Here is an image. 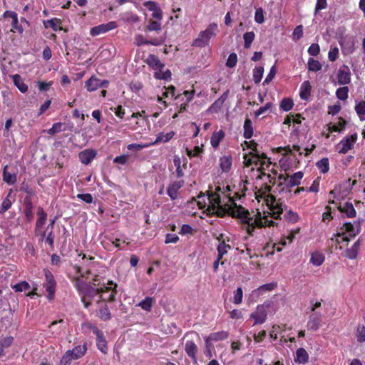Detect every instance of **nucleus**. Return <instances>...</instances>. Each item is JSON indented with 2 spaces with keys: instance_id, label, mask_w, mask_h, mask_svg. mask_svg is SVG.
<instances>
[{
  "instance_id": "nucleus-1",
  "label": "nucleus",
  "mask_w": 365,
  "mask_h": 365,
  "mask_svg": "<svg viewBox=\"0 0 365 365\" xmlns=\"http://www.w3.org/2000/svg\"><path fill=\"white\" fill-rule=\"evenodd\" d=\"M75 287L81 297L85 308H88L93 298L98 295L99 299L97 300L98 305L103 302H113L115 301V295L117 294V284L113 281H108L106 284H103L99 288H94L89 284L84 283L79 278H75Z\"/></svg>"
},
{
  "instance_id": "nucleus-2",
  "label": "nucleus",
  "mask_w": 365,
  "mask_h": 365,
  "mask_svg": "<svg viewBox=\"0 0 365 365\" xmlns=\"http://www.w3.org/2000/svg\"><path fill=\"white\" fill-rule=\"evenodd\" d=\"M221 190V187L217 186L215 188V191L207 192V200L209 205L207 206V210L212 215H215L218 217H223L226 215H228L232 217L231 212L234 210V207H242L236 204V200H240L244 194H240L238 191H233V195L231 193L227 195V201L222 204V197L219 194V191Z\"/></svg>"
},
{
  "instance_id": "nucleus-3",
  "label": "nucleus",
  "mask_w": 365,
  "mask_h": 365,
  "mask_svg": "<svg viewBox=\"0 0 365 365\" xmlns=\"http://www.w3.org/2000/svg\"><path fill=\"white\" fill-rule=\"evenodd\" d=\"M232 217L238 218L241 220L243 229L246 230L250 235H253L256 227H266L263 218L255 219L250 216L249 211L244 207H234L231 212Z\"/></svg>"
},
{
  "instance_id": "nucleus-4",
  "label": "nucleus",
  "mask_w": 365,
  "mask_h": 365,
  "mask_svg": "<svg viewBox=\"0 0 365 365\" xmlns=\"http://www.w3.org/2000/svg\"><path fill=\"white\" fill-rule=\"evenodd\" d=\"M217 24L212 23L208 25L205 31H201L198 37L193 41L192 46L203 48L209 45L211 38L216 36Z\"/></svg>"
},
{
  "instance_id": "nucleus-5",
  "label": "nucleus",
  "mask_w": 365,
  "mask_h": 365,
  "mask_svg": "<svg viewBox=\"0 0 365 365\" xmlns=\"http://www.w3.org/2000/svg\"><path fill=\"white\" fill-rule=\"evenodd\" d=\"M87 351V345L75 346L72 350H68L61 358L59 365H70L72 360H76L83 357Z\"/></svg>"
},
{
  "instance_id": "nucleus-6",
  "label": "nucleus",
  "mask_w": 365,
  "mask_h": 365,
  "mask_svg": "<svg viewBox=\"0 0 365 365\" xmlns=\"http://www.w3.org/2000/svg\"><path fill=\"white\" fill-rule=\"evenodd\" d=\"M88 328L90 329L93 331V333L96 336V346L98 349L102 353L107 354V341L106 339L103 332L93 324H88Z\"/></svg>"
},
{
  "instance_id": "nucleus-7",
  "label": "nucleus",
  "mask_w": 365,
  "mask_h": 365,
  "mask_svg": "<svg viewBox=\"0 0 365 365\" xmlns=\"http://www.w3.org/2000/svg\"><path fill=\"white\" fill-rule=\"evenodd\" d=\"M243 158L245 167L255 165L257 168L262 159L266 158V154L260 152H249L244 154Z\"/></svg>"
},
{
  "instance_id": "nucleus-8",
  "label": "nucleus",
  "mask_w": 365,
  "mask_h": 365,
  "mask_svg": "<svg viewBox=\"0 0 365 365\" xmlns=\"http://www.w3.org/2000/svg\"><path fill=\"white\" fill-rule=\"evenodd\" d=\"M46 283L44 287L46 291L48 292V300L53 299L54 294L56 292V282L51 272L48 269L45 270Z\"/></svg>"
},
{
  "instance_id": "nucleus-9",
  "label": "nucleus",
  "mask_w": 365,
  "mask_h": 365,
  "mask_svg": "<svg viewBox=\"0 0 365 365\" xmlns=\"http://www.w3.org/2000/svg\"><path fill=\"white\" fill-rule=\"evenodd\" d=\"M250 317L254 320L253 326L264 324L267 318V312L264 304L258 305L256 310L250 314Z\"/></svg>"
},
{
  "instance_id": "nucleus-10",
  "label": "nucleus",
  "mask_w": 365,
  "mask_h": 365,
  "mask_svg": "<svg viewBox=\"0 0 365 365\" xmlns=\"http://www.w3.org/2000/svg\"><path fill=\"white\" fill-rule=\"evenodd\" d=\"M357 140V134L354 133L349 137L342 139L337 145L339 153L345 154L350 150Z\"/></svg>"
},
{
  "instance_id": "nucleus-11",
  "label": "nucleus",
  "mask_w": 365,
  "mask_h": 365,
  "mask_svg": "<svg viewBox=\"0 0 365 365\" xmlns=\"http://www.w3.org/2000/svg\"><path fill=\"white\" fill-rule=\"evenodd\" d=\"M195 92V89L192 88L191 91H185L182 93L178 94L175 97V100H180L181 101H183L184 98H185V101L181 103L179 107V113H183L187 110L188 103L193 99Z\"/></svg>"
},
{
  "instance_id": "nucleus-12",
  "label": "nucleus",
  "mask_w": 365,
  "mask_h": 365,
  "mask_svg": "<svg viewBox=\"0 0 365 365\" xmlns=\"http://www.w3.org/2000/svg\"><path fill=\"white\" fill-rule=\"evenodd\" d=\"M116 27L117 24L115 21H110L107 24H102L92 27L90 30V34L92 36H96L115 29Z\"/></svg>"
},
{
  "instance_id": "nucleus-13",
  "label": "nucleus",
  "mask_w": 365,
  "mask_h": 365,
  "mask_svg": "<svg viewBox=\"0 0 365 365\" xmlns=\"http://www.w3.org/2000/svg\"><path fill=\"white\" fill-rule=\"evenodd\" d=\"M361 229V220L354 222V224L346 222L340 228V231L346 235L349 233L350 237H354L358 235Z\"/></svg>"
},
{
  "instance_id": "nucleus-14",
  "label": "nucleus",
  "mask_w": 365,
  "mask_h": 365,
  "mask_svg": "<svg viewBox=\"0 0 365 365\" xmlns=\"http://www.w3.org/2000/svg\"><path fill=\"white\" fill-rule=\"evenodd\" d=\"M143 6L150 11H153L152 17L158 21L163 19V13L158 4L153 1H147L143 3Z\"/></svg>"
},
{
  "instance_id": "nucleus-15",
  "label": "nucleus",
  "mask_w": 365,
  "mask_h": 365,
  "mask_svg": "<svg viewBox=\"0 0 365 365\" xmlns=\"http://www.w3.org/2000/svg\"><path fill=\"white\" fill-rule=\"evenodd\" d=\"M338 83L340 85H346L351 82V72L346 65L341 66L337 73Z\"/></svg>"
},
{
  "instance_id": "nucleus-16",
  "label": "nucleus",
  "mask_w": 365,
  "mask_h": 365,
  "mask_svg": "<svg viewBox=\"0 0 365 365\" xmlns=\"http://www.w3.org/2000/svg\"><path fill=\"white\" fill-rule=\"evenodd\" d=\"M322 322V314L320 313H313L309 316L307 322V329L313 331L319 329Z\"/></svg>"
},
{
  "instance_id": "nucleus-17",
  "label": "nucleus",
  "mask_w": 365,
  "mask_h": 365,
  "mask_svg": "<svg viewBox=\"0 0 365 365\" xmlns=\"http://www.w3.org/2000/svg\"><path fill=\"white\" fill-rule=\"evenodd\" d=\"M97 155V152L93 149H86L78 154L79 160L84 165H88Z\"/></svg>"
},
{
  "instance_id": "nucleus-18",
  "label": "nucleus",
  "mask_w": 365,
  "mask_h": 365,
  "mask_svg": "<svg viewBox=\"0 0 365 365\" xmlns=\"http://www.w3.org/2000/svg\"><path fill=\"white\" fill-rule=\"evenodd\" d=\"M145 63L156 71H162L165 68V64L154 54H149L145 60Z\"/></svg>"
},
{
  "instance_id": "nucleus-19",
  "label": "nucleus",
  "mask_w": 365,
  "mask_h": 365,
  "mask_svg": "<svg viewBox=\"0 0 365 365\" xmlns=\"http://www.w3.org/2000/svg\"><path fill=\"white\" fill-rule=\"evenodd\" d=\"M304 177V173L302 171H298L297 173H294L291 176L287 175V182H286V187L287 188L289 189L294 186H298L301 184L302 179Z\"/></svg>"
},
{
  "instance_id": "nucleus-20",
  "label": "nucleus",
  "mask_w": 365,
  "mask_h": 365,
  "mask_svg": "<svg viewBox=\"0 0 365 365\" xmlns=\"http://www.w3.org/2000/svg\"><path fill=\"white\" fill-rule=\"evenodd\" d=\"M184 185L182 180L175 181L170 184L167 190V194L171 200H175L178 198V190Z\"/></svg>"
},
{
  "instance_id": "nucleus-21",
  "label": "nucleus",
  "mask_w": 365,
  "mask_h": 365,
  "mask_svg": "<svg viewBox=\"0 0 365 365\" xmlns=\"http://www.w3.org/2000/svg\"><path fill=\"white\" fill-rule=\"evenodd\" d=\"M73 128V126L72 125H66L65 123L58 122V123H53L52 127L46 130V133L48 135H53L58 133L60 132H62V131H66V130L72 131Z\"/></svg>"
},
{
  "instance_id": "nucleus-22",
  "label": "nucleus",
  "mask_w": 365,
  "mask_h": 365,
  "mask_svg": "<svg viewBox=\"0 0 365 365\" xmlns=\"http://www.w3.org/2000/svg\"><path fill=\"white\" fill-rule=\"evenodd\" d=\"M229 333L227 331H220L217 332L211 333L206 339L205 343L206 345H209L210 342L214 341H220L225 340L228 338Z\"/></svg>"
},
{
  "instance_id": "nucleus-23",
  "label": "nucleus",
  "mask_w": 365,
  "mask_h": 365,
  "mask_svg": "<svg viewBox=\"0 0 365 365\" xmlns=\"http://www.w3.org/2000/svg\"><path fill=\"white\" fill-rule=\"evenodd\" d=\"M337 208L340 212L344 213L349 218L355 217L356 215V211L351 202H346L343 205L338 206Z\"/></svg>"
},
{
  "instance_id": "nucleus-24",
  "label": "nucleus",
  "mask_w": 365,
  "mask_h": 365,
  "mask_svg": "<svg viewBox=\"0 0 365 365\" xmlns=\"http://www.w3.org/2000/svg\"><path fill=\"white\" fill-rule=\"evenodd\" d=\"M185 351L195 362L197 361V346L192 341L187 340L185 344Z\"/></svg>"
},
{
  "instance_id": "nucleus-25",
  "label": "nucleus",
  "mask_w": 365,
  "mask_h": 365,
  "mask_svg": "<svg viewBox=\"0 0 365 365\" xmlns=\"http://www.w3.org/2000/svg\"><path fill=\"white\" fill-rule=\"evenodd\" d=\"M227 92H225L217 101H215L208 108L210 113H217L222 108L225 101L227 98Z\"/></svg>"
},
{
  "instance_id": "nucleus-26",
  "label": "nucleus",
  "mask_w": 365,
  "mask_h": 365,
  "mask_svg": "<svg viewBox=\"0 0 365 365\" xmlns=\"http://www.w3.org/2000/svg\"><path fill=\"white\" fill-rule=\"evenodd\" d=\"M43 24L45 28L47 29L48 27H51L54 31H61L63 29L61 26V19H58L56 17L52 18L48 20H44L43 21Z\"/></svg>"
},
{
  "instance_id": "nucleus-27",
  "label": "nucleus",
  "mask_w": 365,
  "mask_h": 365,
  "mask_svg": "<svg viewBox=\"0 0 365 365\" xmlns=\"http://www.w3.org/2000/svg\"><path fill=\"white\" fill-rule=\"evenodd\" d=\"M85 88L88 92H93L100 88V79L95 75L85 82Z\"/></svg>"
},
{
  "instance_id": "nucleus-28",
  "label": "nucleus",
  "mask_w": 365,
  "mask_h": 365,
  "mask_svg": "<svg viewBox=\"0 0 365 365\" xmlns=\"http://www.w3.org/2000/svg\"><path fill=\"white\" fill-rule=\"evenodd\" d=\"M272 204L273 205L270 206V210L272 211V217L274 219H278L283 212L284 205L280 199L277 200Z\"/></svg>"
},
{
  "instance_id": "nucleus-29",
  "label": "nucleus",
  "mask_w": 365,
  "mask_h": 365,
  "mask_svg": "<svg viewBox=\"0 0 365 365\" xmlns=\"http://www.w3.org/2000/svg\"><path fill=\"white\" fill-rule=\"evenodd\" d=\"M25 209L24 214L29 222H31L33 220L34 214H33V203L30 197H26L24 200Z\"/></svg>"
},
{
  "instance_id": "nucleus-30",
  "label": "nucleus",
  "mask_w": 365,
  "mask_h": 365,
  "mask_svg": "<svg viewBox=\"0 0 365 365\" xmlns=\"http://www.w3.org/2000/svg\"><path fill=\"white\" fill-rule=\"evenodd\" d=\"M312 86L309 81H304L300 86L299 96L303 100H307L311 95Z\"/></svg>"
},
{
  "instance_id": "nucleus-31",
  "label": "nucleus",
  "mask_w": 365,
  "mask_h": 365,
  "mask_svg": "<svg viewBox=\"0 0 365 365\" xmlns=\"http://www.w3.org/2000/svg\"><path fill=\"white\" fill-rule=\"evenodd\" d=\"M225 138V132L222 130L214 132L210 138V143L214 148H217L220 142Z\"/></svg>"
},
{
  "instance_id": "nucleus-32",
  "label": "nucleus",
  "mask_w": 365,
  "mask_h": 365,
  "mask_svg": "<svg viewBox=\"0 0 365 365\" xmlns=\"http://www.w3.org/2000/svg\"><path fill=\"white\" fill-rule=\"evenodd\" d=\"M360 246V240L358 239L354 245L346 250V257L349 259H356L358 255V252Z\"/></svg>"
},
{
  "instance_id": "nucleus-33",
  "label": "nucleus",
  "mask_w": 365,
  "mask_h": 365,
  "mask_svg": "<svg viewBox=\"0 0 365 365\" xmlns=\"http://www.w3.org/2000/svg\"><path fill=\"white\" fill-rule=\"evenodd\" d=\"M294 361L299 364H306L309 361V354L304 348H299L296 351Z\"/></svg>"
},
{
  "instance_id": "nucleus-34",
  "label": "nucleus",
  "mask_w": 365,
  "mask_h": 365,
  "mask_svg": "<svg viewBox=\"0 0 365 365\" xmlns=\"http://www.w3.org/2000/svg\"><path fill=\"white\" fill-rule=\"evenodd\" d=\"M14 84L21 93H26L28 91V86L24 82L21 76L19 74L12 76Z\"/></svg>"
},
{
  "instance_id": "nucleus-35",
  "label": "nucleus",
  "mask_w": 365,
  "mask_h": 365,
  "mask_svg": "<svg viewBox=\"0 0 365 365\" xmlns=\"http://www.w3.org/2000/svg\"><path fill=\"white\" fill-rule=\"evenodd\" d=\"M97 316L103 321H108L112 318L111 312L106 304H103L99 309Z\"/></svg>"
},
{
  "instance_id": "nucleus-36",
  "label": "nucleus",
  "mask_w": 365,
  "mask_h": 365,
  "mask_svg": "<svg viewBox=\"0 0 365 365\" xmlns=\"http://www.w3.org/2000/svg\"><path fill=\"white\" fill-rule=\"evenodd\" d=\"M244 133L243 136L246 139H250L253 135V127L252 120L247 118L244 122L243 125Z\"/></svg>"
},
{
  "instance_id": "nucleus-37",
  "label": "nucleus",
  "mask_w": 365,
  "mask_h": 365,
  "mask_svg": "<svg viewBox=\"0 0 365 365\" xmlns=\"http://www.w3.org/2000/svg\"><path fill=\"white\" fill-rule=\"evenodd\" d=\"M232 157L230 155H223L220 158V166L223 172H228L232 166Z\"/></svg>"
},
{
  "instance_id": "nucleus-38",
  "label": "nucleus",
  "mask_w": 365,
  "mask_h": 365,
  "mask_svg": "<svg viewBox=\"0 0 365 365\" xmlns=\"http://www.w3.org/2000/svg\"><path fill=\"white\" fill-rule=\"evenodd\" d=\"M38 219L36 222V230L37 229H41L43 225L45 224L47 214L44 212L43 209L41 207L38 208L37 211Z\"/></svg>"
},
{
  "instance_id": "nucleus-39",
  "label": "nucleus",
  "mask_w": 365,
  "mask_h": 365,
  "mask_svg": "<svg viewBox=\"0 0 365 365\" xmlns=\"http://www.w3.org/2000/svg\"><path fill=\"white\" fill-rule=\"evenodd\" d=\"M155 302V300L153 297H147L143 301L139 302L138 306L145 311L150 312Z\"/></svg>"
},
{
  "instance_id": "nucleus-40",
  "label": "nucleus",
  "mask_w": 365,
  "mask_h": 365,
  "mask_svg": "<svg viewBox=\"0 0 365 365\" xmlns=\"http://www.w3.org/2000/svg\"><path fill=\"white\" fill-rule=\"evenodd\" d=\"M175 133L174 131H170L168 133L164 134L163 133H160L157 135V138L153 145L158 144L159 143H167L170 141L173 136L175 135Z\"/></svg>"
},
{
  "instance_id": "nucleus-41",
  "label": "nucleus",
  "mask_w": 365,
  "mask_h": 365,
  "mask_svg": "<svg viewBox=\"0 0 365 365\" xmlns=\"http://www.w3.org/2000/svg\"><path fill=\"white\" fill-rule=\"evenodd\" d=\"M79 256H82V261H81V265L83 266L84 270L86 269H91L94 267L95 262H94V257L89 256L88 257H86V254L81 253L79 254Z\"/></svg>"
},
{
  "instance_id": "nucleus-42",
  "label": "nucleus",
  "mask_w": 365,
  "mask_h": 365,
  "mask_svg": "<svg viewBox=\"0 0 365 365\" xmlns=\"http://www.w3.org/2000/svg\"><path fill=\"white\" fill-rule=\"evenodd\" d=\"M271 163H272L270 161V159L268 158L267 155H266V158L262 159V160L260 161V163L257 168V171H259L260 173V175L259 176V178H262V175H266L264 170L266 169L269 168Z\"/></svg>"
},
{
  "instance_id": "nucleus-43",
  "label": "nucleus",
  "mask_w": 365,
  "mask_h": 365,
  "mask_svg": "<svg viewBox=\"0 0 365 365\" xmlns=\"http://www.w3.org/2000/svg\"><path fill=\"white\" fill-rule=\"evenodd\" d=\"M324 256L319 252H313L311 255L310 262L314 266H320L324 262Z\"/></svg>"
},
{
  "instance_id": "nucleus-44",
  "label": "nucleus",
  "mask_w": 365,
  "mask_h": 365,
  "mask_svg": "<svg viewBox=\"0 0 365 365\" xmlns=\"http://www.w3.org/2000/svg\"><path fill=\"white\" fill-rule=\"evenodd\" d=\"M277 284L275 283H268L260 286L259 288L252 291L253 295L259 296L263 292L266 291H272L276 287Z\"/></svg>"
},
{
  "instance_id": "nucleus-45",
  "label": "nucleus",
  "mask_w": 365,
  "mask_h": 365,
  "mask_svg": "<svg viewBox=\"0 0 365 365\" xmlns=\"http://www.w3.org/2000/svg\"><path fill=\"white\" fill-rule=\"evenodd\" d=\"M8 165H6L4 168L3 170V180L9 185H13L16 181V175L15 174H11L7 171Z\"/></svg>"
},
{
  "instance_id": "nucleus-46",
  "label": "nucleus",
  "mask_w": 365,
  "mask_h": 365,
  "mask_svg": "<svg viewBox=\"0 0 365 365\" xmlns=\"http://www.w3.org/2000/svg\"><path fill=\"white\" fill-rule=\"evenodd\" d=\"M316 165L322 173L325 174L329 170V159L327 158H323L316 163Z\"/></svg>"
},
{
  "instance_id": "nucleus-47",
  "label": "nucleus",
  "mask_w": 365,
  "mask_h": 365,
  "mask_svg": "<svg viewBox=\"0 0 365 365\" xmlns=\"http://www.w3.org/2000/svg\"><path fill=\"white\" fill-rule=\"evenodd\" d=\"M294 106V102L292 98H284L280 102L279 108L284 111H289Z\"/></svg>"
},
{
  "instance_id": "nucleus-48",
  "label": "nucleus",
  "mask_w": 365,
  "mask_h": 365,
  "mask_svg": "<svg viewBox=\"0 0 365 365\" xmlns=\"http://www.w3.org/2000/svg\"><path fill=\"white\" fill-rule=\"evenodd\" d=\"M308 70L309 71L317 72L322 68L321 63L312 58H309L307 62Z\"/></svg>"
},
{
  "instance_id": "nucleus-49",
  "label": "nucleus",
  "mask_w": 365,
  "mask_h": 365,
  "mask_svg": "<svg viewBox=\"0 0 365 365\" xmlns=\"http://www.w3.org/2000/svg\"><path fill=\"white\" fill-rule=\"evenodd\" d=\"M160 21L158 20H150L148 24L145 27V31L159 32L162 29L161 24Z\"/></svg>"
},
{
  "instance_id": "nucleus-50",
  "label": "nucleus",
  "mask_w": 365,
  "mask_h": 365,
  "mask_svg": "<svg viewBox=\"0 0 365 365\" xmlns=\"http://www.w3.org/2000/svg\"><path fill=\"white\" fill-rule=\"evenodd\" d=\"M355 335L359 343H364L365 341V326L364 324H359L357 326Z\"/></svg>"
},
{
  "instance_id": "nucleus-51",
  "label": "nucleus",
  "mask_w": 365,
  "mask_h": 365,
  "mask_svg": "<svg viewBox=\"0 0 365 365\" xmlns=\"http://www.w3.org/2000/svg\"><path fill=\"white\" fill-rule=\"evenodd\" d=\"M231 249V246L226 243L225 241H222L217 246V255L219 258H222L223 256L227 253L228 250Z\"/></svg>"
},
{
  "instance_id": "nucleus-52",
  "label": "nucleus",
  "mask_w": 365,
  "mask_h": 365,
  "mask_svg": "<svg viewBox=\"0 0 365 365\" xmlns=\"http://www.w3.org/2000/svg\"><path fill=\"white\" fill-rule=\"evenodd\" d=\"M264 68L262 66L255 67L253 69V81L256 84H258L263 76Z\"/></svg>"
},
{
  "instance_id": "nucleus-53",
  "label": "nucleus",
  "mask_w": 365,
  "mask_h": 365,
  "mask_svg": "<svg viewBox=\"0 0 365 365\" xmlns=\"http://www.w3.org/2000/svg\"><path fill=\"white\" fill-rule=\"evenodd\" d=\"M255 37V34L253 31L246 32L243 35V38L245 41L244 47L245 48H250L252 43L253 42Z\"/></svg>"
},
{
  "instance_id": "nucleus-54",
  "label": "nucleus",
  "mask_w": 365,
  "mask_h": 365,
  "mask_svg": "<svg viewBox=\"0 0 365 365\" xmlns=\"http://www.w3.org/2000/svg\"><path fill=\"white\" fill-rule=\"evenodd\" d=\"M284 218L290 223H296L298 222L299 217L297 212L289 210L284 214Z\"/></svg>"
},
{
  "instance_id": "nucleus-55",
  "label": "nucleus",
  "mask_w": 365,
  "mask_h": 365,
  "mask_svg": "<svg viewBox=\"0 0 365 365\" xmlns=\"http://www.w3.org/2000/svg\"><path fill=\"white\" fill-rule=\"evenodd\" d=\"M73 269L76 270V274H79V277H78L77 278H79L80 279H81V277H82V278L87 277L91 272L89 269H86L84 270V269L81 264V265L75 264L73 266Z\"/></svg>"
},
{
  "instance_id": "nucleus-56",
  "label": "nucleus",
  "mask_w": 365,
  "mask_h": 365,
  "mask_svg": "<svg viewBox=\"0 0 365 365\" xmlns=\"http://www.w3.org/2000/svg\"><path fill=\"white\" fill-rule=\"evenodd\" d=\"M11 192H12V190L10 189L7 197L3 200V202L1 203V207L0 208V214L4 213L6 211H7L11 207L12 203L9 199V196L11 195Z\"/></svg>"
},
{
  "instance_id": "nucleus-57",
  "label": "nucleus",
  "mask_w": 365,
  "mask_h": 365,
  "mask_svg": "<svg viewBox=\"0 0 365 365\" xmlns=\"http://www.w3.org/2000/svg\"><path fill=\"white\" fill-rule=\"evenodd\" d=\"M349 88L347 86L340 87L336 91V97L341 101H345L348 98Z\"/></svg>"
},
{
  "instance_id": "nucleus-58",
  "label": "nucleus",
  "mask_w": 365,
  "mask_h": 365,
  "mask_svg": "<svg viewBox=\"0 0 365 365\" xmlns=\"http://www.w3.org/2000/svg\"><path fill=\"white\" fill-rule=\"evenodd\" d=\"M12 29L11 31L12 32H18L19 34H22L24 32V28L22 25L19 22L18 16L16 18H14L11 22Z\"/></svg>"
},
{
  "instance_id": "nucleus-59",
  "label": "nucleus",
  "mask_w": 365,
  "mask_h": 365,
  "mask_svg": "<svg viewBox=\"0 0 365 365\" xmlns=\"http://www.w3.org/2000/svg\"><path fill=\"white\" fill-rule=\"evenodd\" d=\"M243 290L242 287H238L235 292L233 295V303L240 304L242 302Z\"/></svg>"
},
{
  "instance_id": "nucleus-60",
  "label": "nucleus",
  "mask_w": 365,
  "mask_h": 365,
  "mask_svg": "<svg viewBox=\"0 0 365 365\" xmlns=\"http://www.w3.org/2000/svg\"><path fill=\"white\" fill-rule=\"evenodd\" d=\"M11 287L16 292H23V291H26V290L29 289L30 284L26 281H22V282L12 286Z\"/></svg>"
},
{
  "instance_id": "nucleus-61",
  "label": "nucleus",
  "mask_w": 365,
  "mask_h": 365,
  "mask_svg": "<svg viewBox=\"0 0 365 365\" xmlns=\"http://www.w3.org/2000/svg\"><path fill=\"white\" fill-rule=\"evenodd\" d=\"M237 62V56L235 53H231L226 61V66L228 68H233L236 66Z\"/></svg>"
},
{
  "instance_id": "nucleus-62",
  "label": "nucleus",
  "mask_w": 365,
  "mask_h": 365,
  "mask_svg": "<svg viewBox=\"0 0 365 365\" xmlns=\"http://www.w3.org/2000/svg\"><path fill=\"white\" fill-rule=\"evenodd\" d=\"M186 152L189 157H198L203 152V149L201 147L195 146L192 150L187 148Z\"/></svg>"
},
{
  "instance_id": "nucleus-63",
  "label": "nucleus",
  "mask_w": 365,
  "mask_h": 365,
  "mask_svg": "<svg viewBox=\"0 0 365 365\" xmlns=\"http://www.w3.org/2000/svg\"><path fill=\"white\" fill-rule=\"evenodd\" d=\"M307 51L310 56H317L320 52L319 45L318 43H315L311 44V46L309 47Z\"/></svg>"
},
{
  "instance_id": "nucleus-64",
  "label": "nucleus",
  "mask_w": 365,
  "mask_h": 365,
  "mask_svg": "<svg viewBox=\"0 0 365 365\" xmlns=\"http://www.w3.org/2000/svg\"><path fill=\"white\" fill-rule=\"evenodd\" d=\"M355 110L359 116L365 115V101L357 103L355 106Z\"/></svg>"
}]
</instances>
